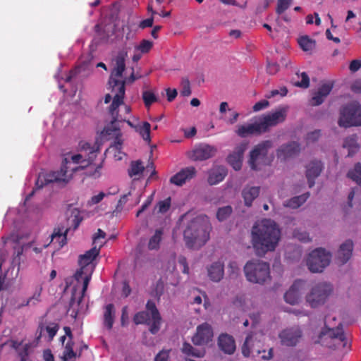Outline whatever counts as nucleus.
Here are the masks:
<instances>
[{"instance_id": "8", "label": "nucleus", "mask_w": 361, "mask_h": 361, "mask_svg": "<svg viewBox=\"0 0 361 361\" xmlns=\"http://www.w3.org/2000/svg\"><path fill=\"white\" fill-rule=\"evenodd\" d=\"M68 159L64 158L59 171H51L49 173H40L35 183L37 189H41L44 185L51 183H67L71 179V173L68 174Z\"/></svg>"}, {"instance_id": "3", "label": "nucleus", "mask_w": 361, "mask_h": 361, "mask_svg": "<svg viewBox=\"0 0 361 361\" xmlns=\"http://www.w3.org/2000/svg\"><path fill=\"white\" fill-rule=\"evenodd\" d=\"M210 226L207 220L197 216L187 225L183 233L184 240L188 247L198 249L209 239Z\"/></svg>"}, {"instance_id": "64", "label": "nucleus", "mask_w": 361, "mask_h": 361, "mask_svg": "<svg viewBox=\"0 0 361 361\" xmlns=\"http://www.w3.org/2000/svg\"><path fill=\"white\" fill-rule=\"evenodd\" d=\"M361 68V61L353 60L349 66V69L352 72H356Z\"/></svg>"}, {"instance_id": "52", "label": "nucleus", "mask_w": 361, "mask_h": 361, "mask_svg": "<svg viewBox=\"0 0 361 361\" xmlns=\"http://www.w3.org/2000/svg\"><path fill=\"white\" fill-rule=\"evenodd\" d=\"M288 90L286 87H281L279 90H273L270 91L267 95L266 97L268 99L274 97L277 95H280L281 97H284L287 94Z\"/></svg>"}, {"instance_id": "51", "label": "nucleus", "mask_w": 361, "mask_h": 361, "mask_svg": "<svg viewBox=\"0 0 361 361\" xmlns=\"http://www.w3.org/2000/svg\"><path fill=\"white\" fill-rule=\"evenodd\" d=\"M182 90L180 94L183 97H188L191 94L190 83L188 78H183L181 80Z\"/></svg>"}, {"instance_id": "33", "label": "nucleus", "mask_w": 361, "mask_h": 361, "mask_svg": "<svg viewBox=\"0 0 361 361\" xmlns=\"http://www.w3.org/2000/svg\"><path fill=\"white\" fill-rule=\"evenodd\" d=\"M68 229L64 230L63 227H57L54 229L53 233L51 235V243H57L59 247H62L66 244L67 241V233Z\"/></svg>"}, {"instance_id": "27", "label": "nucleus", "mask_w": 361, "mask_h": 361, "mask_svg": "<svg viewBox=\"0 0 361 361\" xmlns=\"http://www.w3.org/2000/svg\"><path fill=\"white\" fill-rule=\"evenodd\" d=\"M244 151L245 147L243 145L238 146L235 147L233 152L227 157L228 163L235 171H239L242 167Z\"/></svg>"}, {"instance_id": "40", "label": "nucleus", "mask_w": 361, "mask_h": 361, "mask_svg": "<svg viewBox=\"0 0 361 361\" xmlns=\"http://www.w3.org/2000/svg\"><path fill=\"white\" fill-rule=\"evenodd\" d=\"M171 197H167L164 200L159 201L154 208L153 213L164 214L169 210V209L171 207Z\"/></svg>"}, {"instance_id": "53", "label": "nucleus", "mask_w": 361, "mask_h": 361, "mask_svg": "<svg viewBox=\"0 0 361 361\" xmlns=\"http://www.w3.org/2000/svg\"><path fill=\"white\" fill-rule=\"evenodd\" d=\"M146 308L147 310V312H148L149 313V315L151 317L160 315V314L156 307L155 302L154 301L148 300L146 304Z\"/></svg>"}, {"instance_id": "45", "label": "nucleus", "mask_w": 361, "mask_h": 361, "mask_svg": "<svg viewBox=\"0 0 361 361\" xmlns=\"http://www.w3.org/2000/svg\"><path fill=\"white\" fill-rule=\"evenodd\" d=\"M74 343L73 341H68L64 347L63 359L64 361L72 359L76 356V353L73 350Z\"/></svg>"}, {"instance_id": "61", "label": "nucleus", "mask_w": 361, "mask_h": 361, "mask_svg": "<svg viewBox=\"0 0 361 361\" xmlns=\"http://www.w3.org/2000/svg\"><path fill=\"white\" fill-rule=\"evenodd\" d=\"M154 18L153 17L147 18L145 20H142L140 23L139 27L142 29H145L146 27H151L153 25Z\"/></svg>"}, {"instance_id": "39", "label": "nucleus", "mask_w": 361, "mask_h": 361, "mask_svg": "<svg viewBox=\"0 0 361 361\" xmlns=\"http://www.w3.org/2000/svg\"><path fill=\"white\" fill-rule=\"evenodd\" d=\"M310 193L307 192L299 196L294 197L286 202L284 205L287 207L297 209L308 199Z\"/></svg>"}, {"instance_id": "32", "label": "nucleus", "mask_w": 361, "mask_h": 361, "mask_svg": "<svg viewBox=\"0 0 361 361\" xmlns=\"http://www.w3.org/2000/svg\"><path fill=\"white\" fill-rule=\"evenodd\" d=\"M80 147L82 151H83L85 154H87V159H84L82 161L83 162H85V164L80 166L81 169H85L92 164L97 156V151L94 147H92L89 142H81L80 143Z\"/></svg>"}, {"instance_id": "31", "label": "nucleus", "mask_w": 361, "mask_h": 361, "mask_svg": "<svg viewBox=\"0 0 361 361\" xmlns=\"http://www.w3.org/2000/svg\"><path fill=\"white\" fill-rule=\"evenodd\" d=\"M259 187H245L242 191V197L244 200L245 205L247 207H250L254 200H255L259 196Z\"/></svg>"}, {"instance_id": "21", "label": "nucleus", "mask_w": 361, "mask_h": 361, "mask_svg": "<svg viewBox=\"0 0 361 361\" xmlns=\"http://www.w3.org/2000/svg\"><path fill=\"white\" fill-rule=\"evenodd\" d=\"M196 169L193 166L186 167L171 177L170 182L178 186H181L186 180L191 179L195 176Z\"/></svg>"}, {"instance_id": "5", "label": "nucleus", "mask_w": 361, "mask_h": 361, "mask_svg": "<svg viewBox=\"0 0 361 361\" xmlns=\"http://www.w3.org/2000/svg\"><path fill=\"white\" fill-rule=\"evenodd\" d=\"M247 280L253 283L263 284L270 280V268L267 262L253 259L247 262L244 267Z\"/></svg>"}, {"instance_id": "58", "label": "nucleus", "mask_w": 361, "mask_h": 361, "mask_svg": "<svg viewBox=\"0 0 361 361\" xmlns=\"http://www.w3.org/2000/svg\"><path fill=\"white\" fill-rule=\"evenodd\" d=\"M279 71V66L276 63L269 62L267 66V72L270 75H274Z\"/></svg>"}, {"instance_id": "30", "label": "nucleus", "mask_w": 361, "mask_h": 361, "mask_svg": "<svg viewBox=\"0 0 361 361\" xmlns=\"http://www.w3.org/2000/svg\"><path fill=\"white\" fill-rule=\"evenodd\" d=\"M227 169L222 166H216L209 172L208 183L209 185H216L221 182L227 175Z\"/></svg>"}, {"instance_id": "22", "label": "nucleus", "mask_w": 361, "mask_h": 361, "mask_svg": "<svg viewBox=\"0 0 361 361\" xmlns=\"http://www.w3.org/2000/svg\"><path fill=\"white\" fill-rule=\"evenodd\" d=\"M333 88V84L326 82L318 88V90L313 94L310 101L312 106H319L322 104L326 97L330 94Z\"/></svg>"}, {"instance_id": "16", "label": "nucleus", "mask_w": 361, "mask_h": 361, "mask_svg": "<svg viewBox=\"0 0 361 361\" xmlns=\"http://www.w3.org/2000/svg\"><path fill=\"white\" fill-rule=\"evenodd\" d=\"M353 247L354 244L352 240L348 239L343 242L336 253L335 260L336 263L339 265L346 264L352 257Z\"/></svg>"}, {"instance_id": "60", "label": "nucleus", "mask_w": 361, "mask_h": 361, "mask_svg": "<svg viewBox=\"0 0 361 361\" xmlns=\"http://www.w3.org/2000/svg\"><path fill=\"white\" fill-rule=\"evenodd\" d=\"M294 235H295V237L298 238L300 241H302V242H309V241H310V238L309 237V235L306 232L300 233L298 231H295L294 232Z\"/></svg>"}, {"instance_id": "50", "label": "nucleus", "mask_w": 361, "mask_h": 361, "mask_svg": "<svg viewBox=\"0 0 361 361\" xmlns=\"http://www.w3.org/2000/svg\"><path fill=\"white\" fill-rule=\"evenodd\" d=\"M292 0H278L276 8V13L278 15L282 14L291 4Z\"/></svg>"}, {"instance_id": "19", "label": "nucleus", "mask_w": 361, "mask_h": 361, "mask_svg": "<svg viewBox=\"0 0 361 361\" xmlns=\"http://www.w3.org/2000/svg\"><path fill=\"white\" fill-rule=\"evenodd\" d=\"M59 329V325L57 323L42 321L38 324L36 331V339L39 340L44 335V332L46 331L48 335L49 341H51L56 336Z\"/></svg>"}, {"instance_id": "46", "label": "nucleus", "mask_w": 361, "mask_h": 361, "mask_svg": "<svg viewBox=\"0 0 361 361\" xmlns=\"http://www.w3.org/2000/svg\"><path fill=\"white\" fill-rule=\"evenodd\" d=\"M233 209L231 206H225L219 208L216 212V218L219 221H223L227 219L232 214Z\"/></svg>"}, {"instance_id": "34", "label": "nucleus", "mask_w": 361, "mask_h": 361, "mask_svg": "<svg viewBox=\"0 0 361 361\" xmlns=\"http://www.w3.org/2000/svg\"><path fill=\"white\" fill-rule=\"evenodd\" d=\"M343 147L348 149V157H353L359 150L360 146L357 143L356 135H352L345 138Z\"/></svg>"}, {"instance_id": "9", "label": "nucleus", "mask_w": 361, "mask_h": 361, "mask_svg": "<svg viewBox=\"0 0 361 361\" xmlns=\"http://www.w3.org/2000/svg\"><path fill=\"white\" fill-rule=\"evenodd\" d=\"M331 255L324 248H317L312 251L307 259V266L311 272L319 273L330 264Z\"/></svg>"}, {"instance_id": "35", "label": "nucleus", "mask_w": 361, "mask_h": 361, "mask_svg": "<svg viewBox=\"0 0 361 361\" xmlns=\"http://www.w3.org/2000/svg\"><path fill=\"white\" fill-rule=\"evenodd\" d=\"M115 318V308L111 303L108 304L104 307V325L111 330L113 327Z\"/></svg>"}, {"instance_id": "44", "label": "nucleus", "mask_w": 361, "mask_h": 361, "mask_svg": "<svg viewBox=\"0 0 361 361\" xmlns=\"http://www.w3.org/2000/svg\"><path fill=\"white\" fill-rule=\"evenodd\" d=\"M133 322L135 324H149L150 315L148 312L142 311L136 313L133 317Z\"/></svg>"}, {"instance_id": "36", "label": "nucleus", "mask_w": 361, "mask_h": 361, "mask_svg": "<svg viewBox=\"0 0 361 361\" xmlns=\"http://www.w3.org/2000/svg\"><path fill=\"white\" fill-rule=\"evenodd\" d=\"M181 351L187 356H192L198 358L203 357L206 354L204 349L195 348L188 342H184L183 343Z\"/></svg>"}, {"instance_id": "54", "label": "nucleus", "mask_w": 361, "mask_h": 361, "mask_svg": "<svg viewBox=\"0 0 361 361\" xmlns=\"http://www.w3.org/2000/svg\"><path fill=\"white\" fill-rule=\"evenodd\" d=\"M152 42L149 40L143 39L137 47V49L143 54L147 53L152 47Z\"/></svg>"}, {"instance_id": "25", "label": "nucleus", "mask_w": 361, "mask_h": 361, "mask_svg": "<svg viewBox=\"0 0 361 361\" xmlns=\"http://www.w3.org/2000/svg\"><path fill=\"white\" fill-rule=\"evenodd\" d=\"M300 150V145L296 142H291L283 145L277 150L278 158L286 159L297 155Z\"/></svg>"}, {"instance_id": "55", "label": "nucleus", "mask_w": 361, "mask_h": 361, "mask_svg": "<svg viewBox=\"0 0 361 361\" xmlns=\"http://www.w3.org/2000/svg\"><path fill=\"white\" fill-rule=\"evenodd\" d=\"M301 81L297 82L295 85L302 88H307L310 85V78L308 75L303 72L301 73Z\"/></svg>"}, {"instance_id": "37", "label": "nucleus", "mask_w": 361, "mask_h": 361, "mask_svg": "<svg viewBox=\"0 0 361 361\" xmlns=\"http://www.w3.org/2000/svg\"><path fill=\"white\" fill-rule=\"evenodd\" d=\"M135 131L142 137L147 143L151 142V125L147 121H144L141 124H137Z\"/></svg>"}, {"instance_id": "24", "label": "nucleus", "mask_w": 361, "mask_h": 361, "mask_svg": "<svg viewBox=\"0 0 361 361\" xmlns=\"http://www.w3.org/2000/svg\"><path fill=\"white\" fill-rule=\"evenodd\" d=\"M219 348L226 354L232 355L235 350V343L233 336L221 334L218 338Z\"/></svg>"}, {"instance_id": "43", "label": "nucleus", "mask_w": 361, "mask_h": 361, "mask_svg": "<svg viewBox=\"0 0 361 361\" xmlns=\"http://www.w3.org/2000/svg\"><path fill=\"white\" fill-rule=\"evenodd\" d=\"M347 177L361 185V164L357 163L347 173Z\"/></svg>"}, {"instance_id": "49", "label": "nucleus", "mask_w": 361, "mask_h": 361, "mask_svg": "<svg viewBox=\"0 0 361 361\" xmlns=\"http://www.w3.org/2000/svg\"><path fill=\"white\" fill-rule=\"evenodd\" d=\"M142 99L145 106L149 108L154 102L157 101V97L151 91H144L142 92Z\"/></svg>"}, {"instance_id": "38", "label": "nucleus", "mask_w": 361, "mask_h": 361, "mask_svg": "<svg viewBox=\"0 0 361 361\" xmlns=\"http://www.w3.org/2000/svg\"><path fill=\"white\" fill-rule=\"evenodd\" d=\"M298 42L300 47L305 52L312 53L316 47L315 40L310 38L307 35L300 37L298 39Z\"/></svg>"}, {"instance_id": "2", "label": "nucleus", "mask_w": 361, "mask_h": 361, "mask_svg": "<svg viewBox=\"0 0 361 361\" xmlns=\"http://www.w3.org/2000/svg\"><path fill=\"white\" fill-rule=\"evenodd\" d=\"M102 246V244L98 247L97 245H94L92 248L85 252V254L80 255L78 263L81 267L77 270L74 274V278L78 283L82 281V288L81 292L78 293L76 286L73 288L69 302L70 306L73 307L75 303L80 305L81 303L91 279L92 272L88 271L87 266L99 255Z\"/></svg>"}, {"instance_id": "14", "label": "nucleus", "mask_w": 361, "mask_h": 361, "mask_svg": "<svg viewBox=\"0 0 361 361\" xmlns=\"http://www.w3.org/2000/svg\"><path fill=\"white\" fill-rule=\"evenodd\" d=\"M357 109L356 104H349L345 106L341 111L338 125L344 128L355 126L354 122L357 119Z\"/></svg>"}, {"instance_id": "47", "label": "nucleus", "mask_w": 361, "mask_h": 361, "mask_svg": "<svg viewBox=\"0 0 361 361\" xmlns=\"http://www.w3.org/2000/svg\"><path fill=\"white\" fill-rule=\"evenodd\" d=\"M84 159H87V158L84 157V156L81 154H78L71 156L72 161L74 164H80V166H79L78 167L73 168L71 171L68 170V174L71 173V177H72L73 172L77 171L78 170H82V169H81L80 166L85 164V162L82 161Z\"/></svg>"}, {"instance_id": "57", "label": "nucleus", "mask_w": 361, "mask_h": 361, "mask_svg": "<svg viewBox=\"0 0 361 361\" xmlns=\"http://www.w3.org/2000/svg\"><path fill=\"white\" fill-rule=\"evenodd\" d=\"M269 102L266 99H263L255 103L252 107V109L254 111L257 112L267 108V106H269Z\"/></svg>"}, {"instance_id": "10", "label": "nucleus", "mask_w": 361, "mask_h": 361, "mask_svg": "<svg viewBox=\"0 0 361 361\" xmlns=\"http://www.w3.org/2000/svg\"><path fill=\"white\" fill-rule=\"evenodd\" d=\"M332 292L331 284L326 282L318 283L312 288L310 293L307 295V302L312 307H317L323 305Z\"/></svg>"}, {"instance_id": "12", "label": "nucleus", "mask_w": 361, "mask_h": 361, "mask_svg": "<svg viewBox=\"0 0 361 361\" xmlns=\"http://www.w3.org/2000/svg\"><path fill=\"white\" fill-rule=\"evenodd\" d=\"M272 147V142L271 140H264L257 145L250 152V166L253 170H258V164L259 161L264 159L268 153V149Z\"/></svg>"}, {"instance_id": "18", "label": "nucleus", "mask_w": 361, "mask_h": 361, "mask_svg": "<svg viewBox=\"0 0 361 361\" xmlns=\"http://www.w3.org/2000/svg\"><path fill=\"white\" fill-rule=\"evenodd\" d=\"M109 84L111 87L112 92H115L112 103L116 98L118 99V108L123 104V99L126 92V80H120L118 78L110 77Z\"/></svg>"}, {"instance_id": "42", "label": "nucleus", "mask_w": 361, "mask_h": 361, "mask_svg": "<svg viewBox=\"0 0 361 361\" xmlns=\"http://www.w3.org/2000/svg\"><path fill=\"white\" fill-rule=\"evenodd\" d=\"M145 170L142 162L140 160L133 161L130 163L128 169V175L130 177L141 175Z\"/></svg>"}, {"instance_id": "13", "label": "nucleus", "mask_w": 361, "mask_h": 361, "mask_svg": "<svg viewBox=\"0 0 361 361\" xmlns=\"http://www.w3.org/2000/svg\"><path fill=\"white\" fill-rule=\"evenodd\" d=\"M213 336L211 325L205 322L197 326L196 333L192 338V342L195 345H204L212 341Z\"/></svg>"}, {"instance_id": "23", "label": "nucleus", "mask_w": 361, "mask_h": 361, "mask_svg": "<svg viewBox=\"0 0 361 361\" xmlns=\"http://www.w3.org/2000/svg\"><path fill=\"white\" fill-rule=\"evenodd\" d=\"M322 168L323 164L322 161L317 160L311 161L307 166L306 176L310 188L314 185V179L320 175Z\"/></svg>"}, {"instance_id": "26", "label": "nucleus", "mask_w": 361, "mask_h": 361, "mask_svg": "<svg viewBox=\"0 0 361 361\" xmlns=\"http://www.w3.org/2000/svg\"><path fill=\"white\" fill-rule=\"evenodd\" d=\"M127 57V52L125 51H119L116 56L114 61L115 66L111 72V76L114 78H121L126 69V58Z\"/></svg>"}, {"instance_id": "17", "label": "nucleus", "mask_w": 361, "mask_h": 361, "mask_svg": "<svg viewBox=\"0 0 361 361\" xmlns=\"http://www.w3.org/2000/svg\"><path fill=\"white\" fill-rule=\"evenodd\" d=\"M305 284V281L296 280L284 294L285 301L290 305L297 304L301 298L302 290L304 289Z\"/></svg>"}, {"instance_id": "20", "label": "nucleus", "mask_w": 361, "mask_h": 361, "mask_svg": "<svg viewBox=\"0 0 361 361\" xmlns=\"http://www.w3.org/2000/svg\"><path fill=\"white\" fill-rule=\"evenodd\" d=\"M216 152V147L206 144L200 145L193 150L192 159L196 161L206 160L214 157Z\"/></svg>"}, {"instance_id": "7", "label": "nucleus", "mask_w": 361, "mask_h": 361, "mask_svg": "<svg viewBox=\"0 0 361 361\" xmlns=\"http://www.w3.org/2000/svg\"><path fill=\"white\" fill-rule=\"evenodd\" d=\"M263 335L262 334H249L242 346V354L245 357H248L251 354L255 355H259L262 353L264 354L262 358L264 360H269L273 357V348H271L268 353H266L264 350H262V338Z\"/></svg>"}, {"instance_id": "48", "label": "nucleus", "mask_w": 361, "mask_h": 361, "mask_svg": "<svg viewBox=\"0 0 361 361\" xmlns=\"http://www.w3.org/2000/svg\"><path fill=\"white\" fill-rule=\"evenodd\" d=\"M151 317L149 330L152 334H156L160 329L161 317L160 315Z\"/></svg>"}, {"instance_id": "56", "label": "nucleus", "mask_w": 361, "mask_h": 361, "mask_svg": "<svg viewBox=\"0 0 361 361\" xmlns=\"http://www.w3.org/2000/svg\"><path fill=\"white\" fill-rule=\"evenodd\" d=\"M178 262L183 267L182 272L183 274H188L190 269L188 267L186 257L182 255L179 256L178 259Z\"/></svg>"}, {"instance_id": "1", "label": "nucleus", "mask_w": 361, "mask_h": 361, "mask_svg": "<svg viewBox=\"0 0 361 361\" xmlns=\"http://www.w3.org/2000/svg\"><path fill=\"white\" fill-rule=\"evenodd\" d=\"M251 235L253 248L257 255L262 256L275 250L281 238V231L274 221L264 219L255 224Z\"/></svg>"}, {"instance_id": "28", "label": "nucleus", "mask_w": 361, "mask_h": 361, "mask_svg": "<svg viewBox=\"0 0 361 361\" xmlns=\"http://www.w3.org/2000/svg\"><path fill=\"white\" fill-rule=\"evenodd\" d=\"M236 133L241 137H245L249 135H260L264 133L259 121L247 126L242 125L238 126Z\"/></svg>"}, {"instance_id": "63", "label": "nucleus", "mask_w": 361, "mask_h": 361, "mask_svg": "<svg viewBox=\"0 0 361 361\" xmlns=\"http://www.w3.org/2000/svg\"><path fill=\"white\" fill-rule=\"evenodd\" d=\"M169 353L167 351L159 352L154 357V361H168Z\"/></svg>"}, {"instance_id": "59", "label": "nucleus", "mask_w": 361, "mask_h": 361, "mask_svg": "<svg viewBox=\"0 0 361 361\" xmlns=\"http://www.w3.org/2000/svg\"><path fill=\"white\" fill-rule=\"evenodd\" d=\"M321 135V131L319 130H315L312 132L309 133L307 135V140L310 142H315L318 140Z\"/></svg>"}, {"instance_id": "6", "label": "nucleus", "mask_w": 361, "mask_h": 361, "mask_svg": "<svg viewBox=\"0 0 361 361\" xmlns=\"http://www.w3.org/2000/svg\"><path fill=\"white\" fill-rule=\"evenodd\" d=\"M118 99L116 98L114 103L109 107V113L111 116L110 123L104 128L102 131V135L104 137H115L114 145L111 146L114 147L119 152L122 148L123 140L121 139V132L120 127L118 125L119 122L120 115L118 109Z\"/></svg>"}, {"instance_id": "15", "label": "nucleus", "mask_w": 361, "mask_h": 361, "mask_svg": "<svg viewBox=\"0 0 361 361\" xmlns=\"http://www.w3.org/2000/svg\"><path fill=\"white\" fill-rule=\"evenodd\" d=\"M302 336L300 327L293 326L283 330L279 335L281 343L286 346H295Z\"/></svg>"}, {"instance_id": "11", "label": "nucleus", "mask_w": 361, "mask_h": 361, "mask_svg": "<svg viewBox=\"0 0 361 361\" xmlns=\"http://www.w3.org/2000/svg\"><path fill=\"white\" fill-rule=\"evenodd\" d=\"M288 110V106H279L274 112L262 116L259 121L263 133L267 132L271 127L283 123L286 118Z\"/></svg>"}, {"instance_id": "62", "label": "nucleus", "mask_w": 361, "mask_h": 361, "mask_svg": "<svg viewBox=\"0 0 361 361\" xmlns=\"http://www.w3.org/2000/svg\"><path fill=\"white\" fill-rule=\"evenodd\" d=\"M166 92L167 100L170 102H172L176 97V96L178 94L177 90L176 89L167 88L166 90Z\"/></svg>"}, {"instance_id": "29", "label": "nucleus", "mask_w": 361, "mask_h": 361, "mask_svg": "<svg viewBox=\"0 0 361 361\" xmlns=\"http://www.w3.org/2000/svg\"><path fill=\"white\" fill-rule=\"evenodd\" d=\"M207 274L209 279L214 282H219L224 275V266L220 262L212 263L207 268Z\"/></svg>"}, {"instance_id": "4", "label": "nucleus", "mask_w": 361, "mask_h": 361, "mask_svg": "<svg viewBox=\"0 0 361 361\" xmlns=\"http://www.w3.org/2000/svg\"><path fill=\"white\" fill-rule=\"evenodd\" d=\"M331 320L336 321V317L331 314L325 318V326L322 329L319 336V342L329 348L336 349L340 346L346 345V338L341 322L332 324Z\"/></svg>"}, {"instance_id": "41", "label": "nucleus", "mask_w": 361, "mask_h": 361, "mask_svg": "<svg viewBox=\"0 0 361 361\" xmlns=\"http://www.w3.org/2000/svg\"><path fill=\"white\" fill-rule=\"evenodd\" d=\"M163 231L161 229H157L155 231L154 234L150 238L148 243V248L150 250H158L159 248V244L161 240V236Z\"/></svg>"}]
</instances>
